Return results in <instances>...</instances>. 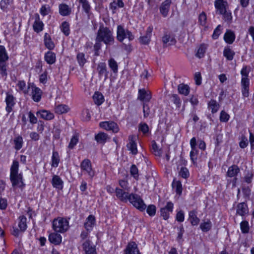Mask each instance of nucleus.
<instances>
[{
    "mask_svg": "<svg viewBox=\"0 0 254 254\" xmlns=\"http://www.w3.org/2000/svg\"><path fill=\"white\" fill-rule=\"evenodd\" d=\"M19 163L16 160H14L10 168V179L12 187L19 188L23 187L25 184L22 181V175L18 173Z\"/></svg>",
    "mask_w": 254,
    "mask_h": 254,
    "instance_id": "1",
    "label": "nucleus"
},
{
    "mask_svg": "<svg viewBox=\"0 0 254 254\" xmlns=\"http://www.w3.org/2000/svg\"><path fill=\"white\" fill-rule=\"evenodd\" d=\"M96 41L103 42L107 46L113 44L115 39L112 31L107 27L100 26L97 32Z\"/></svg>",
    "mask_w": 254,
    "mask_h": 254,
    "instance_id": "2",
    "label": "nucleus"
},
{
    "mask_svg": "<svg viewBox=\"0 0 254 254\" xmlns=\"http://www.w3.org/2000/svg\"><path fill=\"white\" fill-rule=\"evenodd\" d=\"M68 221L65 218L58 217L53 221V228L56 232L64 233L69 228Z\"/></svg>",
    "mask_w": 254,
    "mask_h": 254,
    "instance_id": "3",
    "label": "nucleus"
},
{
    "mask_svg": "<svg viewBox=\"0 0 254 254\" xmlns=\"http://www.w3.org/2000/svg\"><path fill=\"white\" fill-rule=\"evenodd\" d=\"M134 38L131 31L125 29L121 25L117 26V39L119 42H123L126 38H127L129 41H131L133 40Z\"/></svg>",
    "mask_w": 254,
    "mask_h": 254,
    "instance_id": "4",
    "label": "nucleus"
},
{
    "mask_svg": "<svg viewBox=\"0 0 254 254\" xmlns=\"http://www.w3.org/2000/svg\"><path fill=\"white\" fill-rule=\"evenodd\" d=\"M127 200L133 205V206L140 211L144 210L146 206L140 196L135 193H130Z\"/></svg>",
    "mask_w": 254,
    "mask_h": 254,
    "instance_id": "5",
    "label": "nucleus"
},
{
    "mask_svg": "<svg viewBox=\"0 0 254 254\" xmlns=\"http://www.w3.org/2000/svg\"><path fill=\"white\" fill-rule=\"evenodd\" d=\"M80 168L85 174H88L89 178L92 179L95 175V172L92 168L91 163L88 159H85L82 161L80 164Z\"/></svg>",
    "mask_w": 254,
    "mask_h": 254,
    "instance_id": "6",
    "label": "nucleus"
},
{
    "mask_svg": "<svg viewBox=\"0 0 254 254\" xmlns=\"http://www.w3.org/2000/svg\"><path fill=\"white\" fill-rule=\"evenodd\" d=\"M28 88L31 89V95L32 99L36 102H39L42 97V91L33 83H29Z\"/></svg>",
    "mask_w": 254,
    "mask_h": 254,
    "instance_id": "7",
    "label": "nucleus"
},
{
    "mask_svg": "<svg viewBox=\"0 0 254 254\" xmlns=\"http://www.w3.org/2000/svg\"><path fill=\"white\" fill-rule=\"evenodd\" d=\"M99 126L101 128L114 133H117L119 130L117 124L113 121L102 122L100 123Z\"/></svg>",
    "mask_w": 254,
    "mask_h": 254,
    "instance_id": "8",
    "label": "nucleus"
},
{
    "mask_svg": "<svg viewBox=\"0 0 254 254\" xmlns=\"http://www.w3.org/2000/svg\"><path fill=\"white\" fill-rule=\"evenodd\" d=\"M5 102L6 104L5 110L9 114L12 111V108L15 104V98L11 94L7 92L6 93Z\"/></svg>",
    "mask_w": 254,
    "mask_h": 254,
    "instance_id": "9",
    "label": "nucleus"
},
{
    "mask_svg": "<svg viewBox=\"0 0 254 254\" xmlns=\"http://www.w3.org/2000/svg\"><path fill=\"white\" fill-rule=\"evenodd\" d=\"M96 224V219L93 215H90L86 219L84 227L87 232H91Z\"/></svg>",
    "mask_w": 254,
    "mask_h": 254,
    "instance_id": "10",
    "label": "nucleus"
},
{
    "mask_svg": "<svg viewBox=\"0 0 254 254\" xmlns=\"http://www.w3.org/2000/svg\"><path fill=\"white\" fill-rule=\"evenodd\" d=\"M215 7L220 14H222L228 8V3L224 0H216L214 2Z\"/></svg>",
    "mask_w": 254,
    "mask_h": 254,
    "instance_id": "11",
    "label": "nucleus"
},
{
    "mask_svg": "<svg viewBox=\"0 0 254 254\" xmlns=\"http://www.w3.org/2000/svg\"><path fill=\"white\" fill-rule=\"evenodd\" d=\"M125 254H141L137 244L134 242L128 243L124 250Z\"/></svg>",
    "mask_w": 254,
    "mask_h": 254,
    "instance_id": "12",
    "label": "nucleus"
},
{
    "mask_svg": "<svg viewBox=\"0 0 254 254\" xmlns=\"http://www.w3.org/2000/svg\"><path fill=\"white\" fill-rule=\"evenodd\" d=\"M173 203L171 202H168L166 205L160 209L161 215L164 219L167 220L169 217L170 213L172 212L173 208Z\"/></svg>",
    "mask_w": 254,
    "mask_h": 254,
    "instance_id": "13",
    "label": "nucleus"
},
{
    "mask_svg": "<svg viewBox=\"0 0 254 254\" xmlns=\"http://www.w3.org/2000/svg\"><path fill=\"white\" fill-rule=\"evenodd\" d=\"M128 139L129 141L127 144V147L132 154L135 155L137 153V145L135 142L136 137L134 135H129Z\"/></svg>",
    "mask_w": 254,
    "mask_h": 254,
    "instance_id": "14",
    "label": "nucleus"
},
{
    "mask_svg": "<svg viewBox=\"0 0 254 254\" xmlns=\"http://www.w3.org/2000/svg\"><path fill=\"white\" fill-rule=\"evenodd\" d=\"M249 213L248 205L245 202H241L237 204L236 207V214L242 217Z\"/></svg>",
    "mask_w": 254,
    "mask_h": 254,
    "instance_id": "15",
    "label": "nucleus"
},
{
    "mask_svg": "<svg viewBox=\"0 0 254 254\" xmlns=\"http://www.w3.org/2000/svg\"><path fill=\"white\" fill-rule=\"evenodd\" d=\"M152 30L153 28L152 27H148L146 30L145 35L140 37L139 40L141 44L147 45L150 42Z\"/></svg>",
    "mask_w": 254,
    "mask_h": 254,
    "instance_id": "16",
    "label": "nucleus"
},
{
    "mask_svg": "<svg viewBox=\"0 0 254 254\" xmlns=\"http://www.w3.org/2000/svg\"><path fill=\"white\" fill-rule=\"evenodd\" d=\"M116 196L122 201L127 202L129 194L123 189L116 188L115 189Z\"/></svg>",
    "mask_w": 254,
    "mask_h": 254,
    "instance_id": "17",
    "label": "nucleus"
},
{
    "mask_svg": "<svg viewBox=\"0 0 254 254\" xmlns=\"http://www.w3.org/2000/svg\"><path fill=\"white\" fill-rule=\"evenodd\" d=\"M151 98L150 93L145 89H139L138 99L144 102H149Z\"/></svg>",
    "mask_w": 254,
    "mask_h": 254,
    "instance_id": "18",
    "label": "nucleus"
},
{
    "mask_svg": "<svg viewBox=\"0 0 254 254\" xmlns=\"http://www.w3.org/2000/svg\"><path fill=\"white\" fill-rule=\"evenodd\" d=\"M171 3V0H165L161 5L160 7V11L164 17H166L168 15Z\"/></svg>",
    "mask_w": 254,
    "mask_h": 254,
    "instance_id": "19",
    "label": "nucleus"
},
{
    "mask_svg": "<svg viewBox=\"0 0 254 254\" xmlns=\"http://www.w3.org/2000/svg\"><path fill=\"white\" fill-rule=\"evenodd\" d=\"M44 60L49 64H54L56 61V54L51 51H48L45 54Z\"/></svg>",
    "mask_w": 254,
    "mask_h": 254,
    "instance_id": "20",
    "label": "nucleus"
},
{
    "mask_svg": "<svg viewBox=\"0 0 254 254\" xmlns=\"http://www.w3.org/2000/svg\"><path fill=\"white\" fill-rule=\"evenodd\" d=\"M61 235L57 233H53L49 235V240L55 245H59L62 242Z\"/></svg>",
    "mask_w": 254,
    "mask_h": 254,
    "instance_id": "21",
    "label": "nucleus"
},
{
    "mask_svg": "<svg viewBox=\"0 0 254 254\" xmlns=\"http://www.w3.org/2000/svg\"><path fill=\"white\" fill-rule=\"evenodd\" d=\"M59 13L62 16H67L71 13V8L66 4L61 3L59 5Z\"/></svg>",
    "mask_w": 254,
    "mask_h": 254,
    "instance_id": "22",
    "label": "nucleus"
},
{
    "mask_svg": "<svg viewBox=\"0 0 254 254\" xmlns=\"http://www.w3.org/2000/svg\"><path fill=\"white\" fill-rule=\"evenodd\" d=\"M82 246L86 254H96L94 247L90 245L89 241H85Z\"/></svg>",
    "mask_w": 254,
    "mask_h": 254,
    "instance_id": "23",
    "label": "nucleus"
},
{
    "mask_svg": "<svg viewBox=\"0 0 254 254\" xmlns=\"http://www.w3.org/2000/svg\"><path fill=\"white\" fill-rule=\"evenodd\" d=\"M162 42L163 43V47H165L174 44L176 43V40L169 34H165L162 37Z\"/></svg>",
    "mask_w": 254,
    "mask_h": 254,
    "instance_id": "24",
    "label": "nucleus"
},
{
    "mask_svg": "<svg viewBox=\"0 0 254 254\" xmlns=\"http://www.w3.org/2000/svg\"><path fill=\"white\" fill-rule=\"evenodd\" d=\"M52 184L53 186L57 189L62 190L63 188V182L59 176H53Z\"/></svg>",
    "mask_w": 254,
    "mask_h": 254,
    "instance_id": "25",
    "label": "nucleus"
},
{
    "mask_svg": "<svg viewBox=\"0 0 254 254\" xmlns=\"http://www.w3.org/2000/svg\"><path fill=\"white\" fill-rule=\"evenodd\" d=\"M40 115V118L45 120H51L54 118V115L47 110H42L37 112V115Z\"/></svg>",
    "mask_w": 254,
    "mask_h": 254,
    "instance_id": "26",
    "label": "nucleus"
},
{
    "mask_svg": "<svg viewBox=\"0 0 254 254\" xmlns=\"http://www.w3.org/2000/svg\"><path fill=\"white\" fill-rule=\"evenodd\" d=\"M44 24L42 21L40 20L39 16L38 15L33 25V28L35 32L39 33L43 30Z\"/></svg>",
    "mask_w": 254,
    "mask_h": 254,
    "instance_id": "27",
    "label": "nucleus"
},
{
    "mask_svg": "<svg viewBox=\"0 0 254 254\" xmlns=\"http://www.w3.org/2000/svg\"><path fill=\"white\" fill-rule=\"evenodd\" d=\"M97 69L100 76L104 75L105 78L107 77L108 72L107 71L106 64L105 63H99L98 65Z\"/></svg>",
    "mask_w": 254,
    "mask_h": 254,
    "instance_id": "28",
    "label": "nucleus"
},
{
    "mask_svg": "<svg viewBox=\"0 0 254 254\" xmlns=\"http://www.w3.org/2000/svg\"><path fill=\"white\" fill-rule=\"evenodd\" d=\"M81 4L84 11L89 16L91 7L88 0H77Z\"/></svg>",
    "mask_w": 254,
    "mask_h": 254,
    "instance_id": "29",
    "label": "nucleus"
},
{
    "mask_svg": "<svg viewBox=\"0 0 254 254\" xmlns=\"http://www.w3.org/2000/svg\"><path fill=\"white\" fill-rule=\"evenodd\" d=\"M240 172V169L235 165H232L229 167L227 172V176L229 177H233L236 176Z\"/></svg>",
    "mask_w": 254,
    "mask_h": 254,
    "instance_id": "30",
    "label": "nucleus"
},
{
    "mask_svg": "<svg viewBox=\"0 0 254 254\" xmlns=\"http://www.w3.org/2000/svg\"><path fill=\"white\" fill-rule=\"evenodd\" d=\"M44 41L46 47L48 49L52 50L55 48V44L48 34L45 33Z\"/></svg>",
    "mask_w": 254,
    "mask_h": 254,
    "instance_id": "31",
    "label": "nucleus"
},
{
    "mask_svg": "<svg viewBox=\"0 0 254 254\" xmlns=\"http://www.w3.org/2000/svg\"><path fill=\"white\" fill-rule=\"evenodd\" d=\"M189 219L191 224L193 225H197L199 222V219L196 216V211L192 210L189 212Z\"/></svg>",
    "mask_w": 254,
    "mask_h": 254,
    "instance_id": "32",
    "label": "nucleus"
},
{
    "mask_svg": "<svg viewBox=\"0 0 254 254\" xmlns=\"http://www.w3.org/2000/svg\"><path fill=\"white\" fill-rule=\"evenodd\" d=\"M93 99L95 104L98 106L101 105L104 101V98L102 94L97 92L93 96Z\"/></svg>",
    "mask_w": 254,
    "mask_h": 254,
    "instance_id": "33",
    "label": "nucleus"
},
{
    "mask_svg": "<svg viewBox=\"0 0 254 254\" xmlns=\"http://www.w3.org/2000/svg\"><path fill=\"white\" fill-rule=\"evenodd\" d=\"M235 36L234 33L230 30L227 31L224 36L225 42L228 44H232L235 40Z\"/></svg>",
    "mask_w": 254,
    "mask_h": 254,
    "instance_id": "34",
    "label": "nucleus"
},
{
    "mask_svg": "<svg viewBox=\"0 0 254 254\" xmlns=\"http://www.w3.org/2000/svg\"><path fill=\"white\" fill-rule=\"evenodd\" d=\"M178 90L179 93L187 96L190 93V88L187 84H180L178 85Z\"/></svg>",
    "mask_w": 254,
    "mask_h": 254,
    "instance_id": "35",
    "label": "nucleus"
},
{
    "mask_svg": "<svg viewBox=\"0 0 254 254\" xmlns=\"http://www.w3.org/2000/svg\"><path fill=\"white\" fill-rule=\"evenodd\" d=\"M108 138V135L106 133L100 132L95 136L96 141L101 144H104Z\"/></svg>",
    "mask_w": 254,
    "mask_h": 254,
    "instance_id": "36",
    "label": "nucleus"
},
{
    "mask_svg": "<svg viewBox=\"0 0 254 254\" xmlns=\"http://www.w3.org/2000/svg\"><path fill=\"white\" fill-rule=\"evenodd\" d=\"M18 227L21 232H24L27 228L26 220L27 219L24 216H20L19 217Z\"/></svg>",
    "mask_w": 254,
    "mask_h": 254,
    "instance_id": "37",
    "label": "nucleus"
},
{
    "mask_svg": "<svg viewBox=\"0 0 254 254\" xmlns=\"http://www.w3.org/2000/svg\"><path fill=\"white\" fill-rule=\"evenodd\" d=\"M13 142L14 144V148L16 150H20L23 146V141L22 137L20 135H18L14 138Z\"/></svg>",
    "mask_w": 254,
    "mask_h": 254,
    "instance_id": "38",
    "label": "nucleus"
},
{
    "mask_svg": "<svg viewBox=\"0 0 254 254\" xmlns=\"http://www.w3.org/2000/svg\"><path fill=\"white\" fill-rule=\"evenodd\" d=\"M224 56L229 61H232L235 55V52L229 47H226L223 51Z\"/></svg>",
    "mask_w": 254,
    "mask_h": 254,
    "instance_id": "39",
    "label": "nucleus"
},
{
    "mask_svg": "<svg viewBox=\"0 0 254 254\" xmlns=\"http://www.w3.org/2000/svg\"><path fill=\"white\" fill-rule=\"evenodd\" d=\"M208 105L209 109L211 110L213 114L216 113L219 108V104L214 100H211L209 102Z\"/></svg>",
    "mask_w": 254,
    "mask_h": 254,
    "instance_id": "40",
    "label": "nucleus"
},
{
    "mask_svg": "<svg viewBox=\"0 0 254 254\" xmlns=\"http://www.w3.org/2000/svg\"><path fill=\"white\" fill-rule=\"evenodd\" d=\"M249 72L250 69L247 66H245L243 67L241 71V74L242 77L241 82H244L245 81L247 82H250L249 79L248 78Z\"/></svg>",
    "mask_w": 254,
    "mask_h": 254,
    "instance_id": "41",
    "label": "nucleus"
},
{
    "mask_svg": "<svg viewBox=\"0 0 254 254\" xmlns=\"http://www.w3.org/2000/svg\"><path fill=\"white\" fill-rule=\"evenodd\" d=\"M172 187L177 194L180 195L182 193V186L180 181L174 180L172 183Z\"/></svg>",
    "mask_w": 254,
    "mask_h": 254,
    "instance_id": "42",
    "label": "nucleus"
},
{
    "mask_svg": "<svg viewBox=\"0 0 254 254\" xmlns=\"http://www.w3.org/2000/svg\"><path fill=\"white\" fill-rule=\"evenodd\" d=\"M207 49V45L204 44H201L197 50L196 54V56L199 58H201L204 57V54Z\"/></svg>",
    "mask_w": 254,
    "mask_h": 254,
    "instance_id": "43",
    "label": "nucleus"
},
{
    "mask_svg": "<svg viewBox=\"0 0 254 254\" xmlns=\"http://www.w3.org/2000/svg\"><path fill=\"white\" fill-rule=\"evenodd\" d=\"M60 161L59 153L57 151H53L52 157V166L57 167Z\"/></svg>",
    "mask_w": 254,
    "mask_h": 254,
    "instance_id": "44",
    "label": "nucleus"
},
{
    "mask_svg": "<svg viewBox=\"0 0 254 254\" xmlns=\"http://www.w3.org/2000/svg\"><path fill=\"white\" fill-rule=\"evenodd\" d=\"M69 110V108L65 105H59L55 108V111L59 114H62L66 113Z\"/></svg>",
    "mask_w": 254,
    "mask_h": 254,
    "instance_id": "45",
    "label": "nucleus"
},
{
    "mask_svg": "<svg viewBox=\"0 0 254 254\" xmlns=\"http://www.w3.org/2000/svg\"><path fill=\"white\" fill-rule=\"evenodd\" d=\"M211 226L212 224L210 220L203 222L200 225V228L203 232H208L211 229Z\"/></svg>",
    "mask_w": 254,
    "mask_h": 254,
    "instance_id": "46",
    "label": "nucleus"
},
{
    "mask_svg": "<svg viewBox=\"0 0 254 254\" xmlns=\"http://www.w3.org/2000/svg\"><path fill=\"white\" fill-rule=\"evenodd\" d=\"M8 59L5 49L3 46H0V63L5 62Z\"/></svg>",
    "mask_w": 254,
    "mask_h": 254,
    "instance_id": "47",
    "label": "nucleus"
},
{
    "mask_svg": "<svg viewBox=\"0 0 254 254\" xmlns=\"http://www.w3.org/2000/svg\"><path fill=\"white\" fill-rule=\"evenodd\" d=\"M249 84L250 82H247L246 81L241 82L242 86V92L243 96L245 97H248L249 96Z\"/></svg>",
    "mask_w": 254,
    "mask_h": 254,
    "instance_id": "48",
    "label": "nucleus"
},
{
    "mask_svg": "<svg viewBox=\"0 0 254 254\" xmlns=\"http://www.w3.org/2000/svg\"><path fill=\"white\" fill-rule=\"evenodd\" d=\"M39 12L42 16H45L50 13L51 7L48 4L43 5L40 8Z\"/></svg>",
    "mask_w": 254,
    "mask_h": 254,
    "instance_id": "49",
    "label": "nucleus"
},
{
    "mask_svg": "<svg viewBox=\"0 0 254 254\" xmlns=\"http://www.w3.org/2000/svg\"><path fill=\"white\" fill-rule=\"evenodd\" d=\"M61 29L65 35L68 36L69 34V25L66 21H64L62 23Z\"/></svg>",
    "mask_w": 254,
    "mask_h": 254,
    "instance_id": "50",
    "label": "nucleus"
},
{
    "mask_svg": "<svg viewBox=\"0 0 254 254\" xmlns=\"http://www.w3.org/2000/svg\"><path fill=\"white\" fill-rule=\"evenodd\" d=\"M241 231L244 234L249 233L250 230L249 224L247 221H243L240 223Z\"/></svg>",
    "mask_w": 254,
    "mask_h": 254,
    "instance_id": "51",
    "label": "nucleus"
},
{
    "mask_svg": "<svg viewBox=\"0 0 254 254\" xmlns=\"http://www.w3.org/2000/svg\"><path fill=\"white\" fill-rule=\"evenodd\" d=\"M131 175L136 180L138 179V170L135 165H132L130 168Z\"/></svg>",
    "mask_w": 254,
    "mask_h": 254,
    "instance_id": "52",
    "label": "nucleus"
},
{
    "mask_svg": "<svg viewBox=\"0 0 254 254\" xmlns=\"http://www.w3.org/2000/svg\"><path fill=\"white\" fill-rule=\"evenodd\" d=\"M180 176L184 179L188 178L190 176V173L188 169L184 167H181L180 171L179 172Z\"/></svg>",
    "mask_w": 254,
    "mask_h": 254,
    "instance_id": "53",
    "label": "nucleus"
},
{
    "mask_svg": "<svg viewBox=\"0 0 254 254\" xmlns=\"http://www.w3.org/2000/svg\"><path fill=\"white\" fill-rule=\"evenodd\" d=\"M198 150L196 148L194 150H191L190 152V157L192 162L194 164L196 163L197 159Z\"/></svg>",
    "mask_w": 254,
    "mask_h": 254,
    "instance_id": "54",
    "label": "nucleus"
},
{
    "mask_svg": "<svg viewBox=\"0 0 254 254\" xmlns=\"http://www.w3.org/2000/svg\"><path fill=\"white\" fill-rule=\"evenodd\" d=\"M109 65L114 72H117L118 66L117 62L114 59H111L109 61Z\"/></svg>",
    "mask_w": 254,
    "mask_h": 254,
    "instance_id": "55",
    "label": "nucleus"
},
{
    "mask_svg": "<svg viewBox=\"0 0 254 254\" xmlns=\"http://www.w3.org/2000/svg\"><path fill=\"white\" fill-rule=\"evenodd\" d=\"M171 101L176 105L177 108H180L181 100L177 94H173L171 96Z\"/></svg>",
    "mask_w": 254,
    "mask_h": 254,
    "instance_id": "56",
    "label": "nucleus"
},
{
    "mask_svg": "<svg viewBox=\"0 0 254 254\" xmlns=\"http://www.w3.org/2000/svg\"><path fill=\"white\" fill-rule=\"evenodd\" d=\"M206 15L204 12H202L199 15L198 22L201 25L205 26L206 23Z\"/></svg>",
    "mask_w": 254,
    "mask_h": 254,
    "instance_id": "57",
    "label": "nucleus"
},
{
    "mask_svg": "<svg viewBox=\"0 0 254 254\" xmlns=\"http://www.w3.org/2000/svg\"><path fill=\"white\" fill-rule=\"evenodd\" d=\"M77 60L81 66H83L86 63V59L84 57V54L83 53H80L77 54Z\"/></svg>",
    "mask_w": 254,
    "mask_h": 254,
    "instance_id": "58",
    "label": "nucleus"
},
{
    "mask_svg": "<svg viewBox=\"0 0 254 254\" xmlns=\"http://www.w3.org/2000/svg\"><path fill=\"white\" fill-rule=\"evenodd\" d=\"M222 15H223V18L226 22L229 23L231 21L232 16L230 10L227 9L225 12H223Z\"/></svg>",
    "mask_w": 254,
    "mask_h": 254,
    "instance_id": "59",
    "label": "nucleus"
},
{
    "mask_svg": "<svg viewBox=\"0 0 254 254\" xmlns=\"http://www.w3.org/2000/svg\"><path fill=\"white\" fill-rule=\"evenodd\" d=\"M78 141V136L75 134L72 136L71 138L70 142L68 145V148L70 149H72L75 145L77 143Z\"/></svg>",
    "mask_w": 254,
    "mask_h": 254,
    "instance_id": "60",
    "label": "nucleus"
},
{
    "mask_svg": "<svg viewBox=\"0 0 254 254\" xmlns=\"http://www.w3.org/2000/svg\"><path fill=\"white\" fill-rule=\"evenodd\" d=\"M151 148L155 155L160 156L161 155V150L158 148V147L156 142H153L152 143Z\"/></svg>",
    "mask_w": 254,
    "mask_h": 254,
    "instance_id": "61",
    "label": "nucleus"
},
{
    "mask_svg": "<svg viewBox=\"0 0 254 254\" xmlns=\"http://www.w3.org/2000/svg\"><path fill=\"white\" fill-rule=\"evenodd\" d=\"M0 74L3 77H6L7 75L5 62L0 63Z\"/></svg>",
    "mask_w": 254,
    "mask_h": 254,
    "instance_id": "62",
    "label": "nucleus"
},
{
    "mask_svg": "<svg viewBox=\"0 0 254 254\" xmlns=\"http://www.w3.org/2000/svg\"><path fill=\"white\" fill-rule=\"evenodd\" d=\"M120 186L125 190H129L128 184L127 180H120L119 181Z\"/></svg>",
    "mask_w": 254,
    "mask_h": 254,
    "instance_id": "63",
    "label": "nucleus"
},
{
    "mask_svg": "<svg viewBox=\"0 0 254 254\" xmlns=\"http://www.w3.org/2000/svg\"><path fill=\"white\" fill-rule=\"evenodd\" d=\"M138 129L143 133H146L149 131V127L146 123H140L138 126Z\"/></svg>",
    "mask_w": 254,
    "mask_h": 254,
    "instance_id": "64",
    "label": "nucleus"
}]
</instances>
